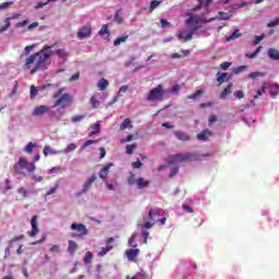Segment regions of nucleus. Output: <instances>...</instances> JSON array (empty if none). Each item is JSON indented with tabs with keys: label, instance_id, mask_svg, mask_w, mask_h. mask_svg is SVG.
Listing matches in <instances>:
<instances>
[{
	"label": "nucleus",
	"instance_id": "nucleus-58",
	"mask_svg": "<svg viewBox=\"0 0 279 279\" xmlns=\"http://www.w3.org/2000/svg\"><path fill=\"white\" fill-rule=\"evenodd\" d=\"M233 95L236 99H243L245 97V94L243 93V90H236L234 92Z\"/></svg>",
	"mask_w": 279,
	"mask_h": 279
},
{
	"label": "nucleus",
	"instance_id": "nucleus-32",
	"mask_svg": "<svg viewBox=\"0 0 279 279\" xmlns=\"http://www.w3.org/2000/svg\"><path fill=\"white\" fill-rule=\"evenodd\" d=\"M263 50V46H258L257 49L253 52L246 53V58H250L251 60L254 59L255 57L258 56V53H260V51Z\"/></svg>",
	"mask_w": 279,
	"mask_h": 279
},
{
	"label": "nucleus",
	"instance_id": "nucleus-35",
	"mask_svg": "<svg viewBox=\"0 0 279 279\" xmlns=\"http://www.w3.org/2000/svg\"><path fill=\"white\" fill-rule=\"evenodd\" d=\"M236 38H241V33L239 29H235L231 36L227 37V41L230 43V40H236Z\"/></svg>",
	"mask_w": 279,
	"mask_h": 279
},
{
	"label": "nucleus",
	"instance_id": "nucleus-31",
	"mask_svg": "<svg viewBox=\"0 0 279 279\" xmlns=\"http://www.w3.org/2000/svg\"><path fill=\"white\" fill-rule=\"evenodd\" d=\"M35 147H38V145L29 142L24 148L25 154H33Z\"/></svg>",
	"mask_w": 279,
	"mask_h": 279
},
{
	"label": "nucleus",
	"instance_id": "nucleus-56",
	"mask_svg": "<svg viewBox=\"0 0 279 279\" xmlns=\"http://www.w3.org/2000/svg\"><path fill=\"white\" fill-rule=\"evenodd\" d=\"M218 14L220 21H228V19H230V15L227 12H219Z\"/></svg>",
	"mask_w": 279,
	"mask_h": 279
},
{
	"label": "nucleus",
	"instance_id": "nucleus-16",
	"mask_svg": "<svg viewBox=\"0 0 279 279\" xmlns=\"http://www.w3.org/2000/svg\"><path fill=\"white\" fill-rule=\"evenodd\" d=\"M173 134L178 141H182L183 143L191 141V135H189V133H186V132L174 131Z\"/></svg>",
	"mask_w": 279,
	"mask_h": 279
},
{
	"label": "nucleus",
	"instance_id": "nucleus-42",
	"mask_svg": "<svg viewBox=\"0 0 279 279\" xmlns=\"http://www.w3.org/2000/svg\"><path fill=\"white\" fill-rule=\"evenodd\" d=\"M100 36H106L110 34V29H108V24H104L100 31L98 32Z\"/></svg>",
	"mask_w": 279,
	"mask_h": 279
},
{
	"label": "nucleus",
	"instance_id": "nucleus-59",
	"mask_svg": "<svg viewBox=\"0 0 279 279\" xmlns=\"http://www.w3.org/2000/svg\"><path fill=\"white\" fill-rule=\"evenodd\" d=\"M130 90V87L128 85H122L118 92L119 97H121V93H128Z\"/></svg>",
	"mask_w": 279,
	"mask_h": 279
},
{
	"label": "nucleus",
	"instance_id": "nucleus-34",
	"mask_svg": "<svg viewBox=\"0 0 279 279\" xmlns=\"http://www.w3.org/2000/svg\"><path fill=\"white\" fill-rule=\"evenodd\" d=\"M84 263L85 265H90V263H93V253L90 251L85 253Z\"/></svg>",
	"mask_w": 279,
	"mask_h": 279
},
{
	"label": "nucleus",
	"instance_id": "nucleus-29",
	"mask_svg": "<svg viewBox=\"0 0 279 279\" xmlns=\"http://www.w3.org/2000/svg\"><path fill=\"white\" fill-rule=\"evenodd\" d=\"M38 90H43V87H36L34 85L31 86V99H36Z\"/></svg>",
	"mask_w": 279,
	"mask_h": 279
},
{
	"label": "nucleus",
	"instance_id": "nucleus-2",
	"mask_svg": "<svg viewBox=\"0 0 279 279\" xmlns=\"http://www.w3.org/2000/svg\"><path fill=\"white\" fill-rule=\"evenodd\" d=\"M40 160V155H35L33 162H29L27 158L24 156L19 158V161H16L13 166L15 175H23V178H27V175H32L34 171H36V163Z\"/></svg>",
	"mask_w": 279,
	"mask_h": 279
},
{
	"label": "nucleus",
	"instance_id": "nucleus-64",
	"mask_svg": "<svg viewBox=\"0 0 279 279\" xmlns=\"http://www.w3.org/2000/svg\"><path fill=\"white\" fill-rule=\"evenodd\" d=\"M182 87L178 84H175L171 89H170V93H180V89Z\"/></svg>",
	"mask_w": 279,
	"mask_h": 279
},
{
	"label": "nucleus",
	"instance_id": "nucleus-8",
	"mask_svg": "<svg viewBox=\"0 0 279 279\" xmlns=\"http://www.w3.org/2000/svg\"><path fill=\"white\" fill-rule=\"evenodd\" d=\"M92 34H93V26L85 25L78 29L77 38H80V40H84V38H90Z\"/></svg>",
	"mask_w": 279,
	"mask_h": 279
},
{
	"label": "nucleus",
	"instance_id": "nucleus-30",
	"mask_svg": "<svg viewBox=\"0 0 279 279\" xmlns=\"http://www.w3.org/2000/svg\"><path fill=\"white\" fill-rule=\"evenodd\" d=\"M128 38H130L128 35L116 38L113 41L114 47H119V45H121V43H125Z\"/></svg>",
	"mask_w": 279,
	"mask_h": 279
},
{
	"label": "nucleus",
	"instance_id": "nucleus-38",
	"mask_svg": "<svg viewBox=\"0 0 279 279\" xmlns=\"http://www.w3.org/2000/svg\"><path fill=\"white\" fill-rule=\"evenodd\" d=\"M122 9H118L114 17H113V21L114 23H117L118 25H121L123 23V17L121 15H119V12H121Z\"/></svg>",
	"mask_w": 279,
	"mask_h": 279
},
{
	"label": "nucleus",
	"instance_id": "nucleus-10",
	"mask_svg": "<svg viewBox=\"0 0 279 279\" xmlns=\"http://www.w3.org/2000/svg\"><path fill=\"white\" fill-rule=\"evenodd\" d=\"M138 254H141V250L138 248H129L125 251V256L131 263H137Z\"/></svg>",
	"mask_w": 279,
	"mask_h": 279
},
{
	"label": "nucleus",
	"instance_id": "nucleus-63",
	"mask_svg": "<svg viewBox=\"0 0 279 279\" xmlns=\"http://www.w3.org/2000/svg\"><path fill=\"white\" fill-rule=\"evenodd\" d=\"M182 208L183 210H185V213L193 214V208H191V206H189L187 204H183Z\"/></svg>",
	"mask_w": 279,
	"mask_h": 279
},
{
	"label": "nucleus",
	"instance_id": "nucleus-47",
	"mask_svg": "<svg viewBox=\"0 0 279 279\" xmlns=\"http://www.w3.org/2000/svg\"><path fill=\"white\" fill-rule=\"evenodd\" d=\"M248 77H251V80H257V77H265V73H263V72H253V73L248 74Z\"/></svg>",
	"mask_w": 279,
	"mask_h": 279
},
{
	"label": "nucleus",
	"instance_id": "nucleus-18",
	"mask_svg": "<svg viewBox=\"0 0 279 279\" xmlns=\"http://www.w3.org/2000/svg\"><path fill=\"white\" fill-rule=\"evenodd\" d=\"M213 136V131L210 130H204L201 133L196 135L197 141H208V137Z\"/></svg>",
	"mask_w": 279,
	"mask_h": 279
},
{
	"label": "nucleus",
	"instance_id": "nucleus-15",
	"mask_svg": "<svg viewBox=\"0 0 279 279\" xmlns=\"http://www.w3.org/2000/svg\"><path fill=\"white\" fill-rule=\"evenodd\" d=\"M110 167H112V162L107 163L98 173L100 180L108 181V173H110Z\"/></svg>",
	"mask_w": 279,
	"mask_h": 279
},
{
	"label": "nucleus",
	"instance_id": "nucleus-21",
	"mask_svg": "<svg viewBox=\"0 0 279 279\" xmlns=\"http://www.w3.org/2000/svg\"><path fill=\"white\" fill-rule=\"evenodd\" d=\"M187 16H190L187 20H186V25H197V23H199V21L202 20L198 15H195L193 13H189Z\"/></svg>",
	"mask_w": 279,
	"mask_h": 279
},
{
	"label": "nucleus",
	"instance_id": "nucleus-39",
	"mask_svg": "<svg viewBox=\"0 0 279 279\" xmlns=\"http://www.w3.org/2000/svg\"><path fill=\"white\" fill-rule=\"evenodd\" d=\"M217 82L219 84L228 82V73H221L219 76H217Z\"/></svg>",
	"mask_w": 279,
	"mask_h": 279
},
{
	"label": "nucleus",
	"instance_id": "nucleus-27",
	"mask_svg": "<svg viewBox=\"0 0 279 279\" xmlns=\"http://www.w3.org/2000/svg\"><path fill=\"white\" fill-rule=\"evenodd\" d=\"M150 181H145L143 178H138L136 180L137 189H145V186H149Z\"/></svg>",
	"mask_w": 279,
	"mask_h": 279
},
{
	"label": "nucleus",
	"instance_id": "nucleus-11",
	"mask_svg": "<svg viewBox=\"0 0 279 279\" xmlns=\"http://www.w3.org/2000/svg\"><path fill=\"white\" fill-rule=\"evenodd\" d=\"M156 216L160 217V213L154 211V209L150 208L149 211H148V219L150 221H154V223H156V221H157L161 226H165L167 223V218L166 217L160 218L159 220H156Z\"/></svg>",
	"mask_w": 279,
	"mask_h": 279
},
{
	"label": "nucleus",
	"instance_id": "nucleus-14",
	"mask_svg": "<svg viewBox=\"0 0 279 279\" xmlns=\"http://www.w3.org/2000/svg\"><path fill=\"white\" fill-rule=\"evenodd\" d=\"M49 110H51V108H49L48 106H38L34 109L33 117H43V114L49 112Z\"/></svg>",
	"mask_w": 279,
	"mask_h": 279
},
{
	"label": "nucleus",
	"instance_id": "nucleus-50",
	"mask_svg": "<svg viewBox=\"0 0 279 279\" xmlns=\"http://www.w3.org/2000/svg\"><path fill=\"white\" fill-rule=\"evenodd\" d=\"M17 193H19L20 195H22V197H28V196H29V192H27V191L25 190V187H23V186H21V187L17 189Z\"/></svg>",
	"mask_w": 279,
	"mask_h": 279
},
{
	"label": "nucleus",
	"instance_id": "nucleus-24",
	"mask_svg": "<svg viewBox=\"0 0 279 279\" xmlns=\"http://www.w3.org/2000/svg\"><path fill=\"white\" fill-rule=\"evenodd\" d=\"M93 131L89 133V136H95V134H99L101 132V124L100 122H96L92 125Z\"/></svg>",
	"mask_w": 279,
	"mask_h": 279
},
{
	"label": "nucleus",
	"instance_id": "nucleus-52",
	"mask_svg": "<svg viewBox=\"0 0 279 279\" xmlns=\"http://www.w3.org/2000/svg\"><path fill=\"white\" fill-rule=\"evenodd\" d=\"M245 69H247V65H241V66H238L233 70V73L235 75H239V73H243V71H245Z\"/></svg>",
	"mask_w": 279,
	"mask_h": 279
},
{
	"label": "nucleus",
	"instance_id": "nucleus-55",
	"mask_svg": "<svg viewBox=\"0 0 279 279\" xmlns=\"http://www.w3.org/2000/svg\"><path fill=\"white\" fill-rule=\"evenodd\" d=\"M84 119H85V116H74V117H72V122L73 123H80V121H84Z\"/></svg>",
	"mask_w": 279,
	"mask_h": 279
},
{
	"label": "nucleus",
	"instance_id": "nucleus-51",
	"mask_svg": "<svg viewBox=\"0 0 279 279\" xmlns=\"http://www.w3.org/2000/svg\"><path fill=\"white\" fill-rule=\"evenodd\" d=\"M13 4H14L13 1L2 2L0 3V10H8V8H10V5H13Z\"/></svg>",
	"mask_w": 279,
	"mask_h": 279
},
{
	"label": "nucleus",
	"instance_id": "nucleus-26",
	"mask_svg": "<svg viewBox=\"0 0 279 279\" xmlns=\"http://www.w3.org/2000/svg\"><path fill=\"white\" fill-rule=\"evenodd\" d=\"M54 53L58 56V58H61L62 60H65V58L69 57V52H66V49L64 48L56 50Z\"/></svg>",
	"mask_w": 279,
	"mask_h": 279
},
{
	"label": "nucleus",
	"instance_id": "nucleus-7",
	"mask_svg": "<svg viewBox=\"0 0 279 279\" xmlns=\"http://www.w3.org/2000/svg\"><path fill=\"white\" fill-rule=\"evenodd\" d=\"M262 90H263V93H267V90H269L271 97H278L279 85L276 83L264 82L262 84Z\"/></svg>",
	"mask_w": 279,
	"mask_h": 279
},
{
	"label": "nucleus",
	"instance_id": "nucleus-61",
	"mask_svg": "<svg viewBox=\"0 0 279 279\" xmlns=\"http://www.w3.org/2000/svg\"><path fill=\"white\" fill-rule=\"evenodd\" d=\"M142 236L144 239V243H147V239H149V231L143 230L142 231Z\"/></svg>",
	"mask_w": 279,
	"mask_h": 279
},
{
	"label": "nucleus",
	"instance_id": "nucleus-49",
	"mask_svg": "<svg viewBox=\"0 0 279 279\" xmlns=\"http://www.w3.org/2000/svg\"><path fill=\"white\" fill-rule=\"evenodd\" d=\"M158 5H160V1H158V0H153L151 2H150V7H149V12H154V10L156 9V8H158Z\"/></svg>",
	"mask_w": 279,
	"mask_h": 279
},
{
	"label": "nucleus",
	"instance_id": "nucleus-33",
	"mask_svg": "<svg viewBox=\"0 0 279 279\" xmlns=\"http://www.w3.org/2000/svg\"><path fill=\"white\" fill-rule=\"evenodd\" d=\"M112 245H107L106 247H101L100 252H98V256L104 257L108 252L112 250Z\"/></svg>",
	"mask_w": 279,
	"mask_h": 279
},
{
	"label": "nucleus",
	"instance_id": "nucleus-60",
	"mask_svg": "<svg viewBox=\"0 0 279 279\" xmlns=\"http://www.w3.org/2000/svg\"><path fill=\"white\" fill-rule=\"evenodd\" d=\"M27 23H29L27 20H24V21H22L20 23H16L15 24V28L16 29H21V27H25L27 25Z\"/></svg>",
	"mask_w": 279,
	"mask_h": 279
},
{
	"label": "nucleus",
	"instance_id": "nucleus-44",
	"mask_svg": "<svg viewBox=\"0 0 279 279\" xmlns=\"http://www.w3.org/2000/svg\"><path fill=\"white\" fill-rule=\"evenodd\" d=\"M49 252L52 254H60L62 252V248L60 247V244H54L49 248Z\"/></svg>",
	"mask_w": 279,
	"mask_h": 279
},
{
	"label": "nucleus",
	"instance_id": "nucleus-25",
	"mask_svg": "<svg viewBox=\"0 0 279 279\" xmlns=\"http://www.w3.org/2000/svg\"><path fill=\"white\" fill-rule=\"evenodd\" d=\"M268 58L270 60H279V51L274 48L268 49Z\"/></svg>",
	"mask_w": 279,
	"mask_h": 279
},
{
	"label": "nucleus",
	"instance_id": "nucleus-22",
	"mask_svg": "<svg viewBox=\"0 0 279 279\" xmlns=\"http://www.w3.org/2000/svg\"><path fill=\"white\" fill-rule=\"evenodd\" d=\"M78 245H77V242L73 241V240H70L69 241V245H68V252L71 256H73V254H75V252H77L78 250Z\"/></svg>",
	"mask_w": 279,
	"mask_h": 279
},
{
	"label": "nucleus",
	"instance_id": "nucleus-57",
	"mask_svg": "<svg viewBox=\"0 0 279 279\" xmlns=\"http://www.w3.org/2000/svg\"><path fill=\"white\" fill-rule=\"evenodd\" d=\"M278 25H279V17H276L275 20L268 23L267 27H276Z\"/></svg>",
	"mask_w": 279,
	"mask_h": 279
},
{
	"label": "nucleus",
	"instance_id": "nucleus-1",
	"mask_svg": "<svg viewBox=\"0 0 279 279\" xmlns=\"http://www.w3.org/2000/svg\"><path fill=\"white\" fill-rule=\"evenodd\" d=\"M54 48L56 44L50 46H44V48L40 51L28 56L25 59L24 69H32V64L36 62L35 66L31 70V75H34V73H38V71H47V61L51 60V49Z\"/></svg>",
	"mask_w": 279,
	"mask_h": 279
},
{
	"label": "nucleus",
	"instance_id": "nucleus-12",
	"mask_svg": "<svg viewBox=\"0 0 279 279\" xmlns=\"http://www.w3.org/2000/svg\"><path fill=\"white\" fill-rule=\"evenodd\" d=\"M97 181V175L93 174L87 181L83 184V189L78 192L77 195H84V193H88L90 186H93L94 182Z\"/></svg>",
	"mask_w": 279,
	"mask_h": 279
},
{
	"label": "nucleus",
	"instance_id": "nucleus-17",
	"mask_svg": "<svg viewBox=\"0 0 279 279\" xmlns=\"http://www.w3.org/2000/svg\"><path fill=\"white\" fill-rule=\"evenodd\" d=\"M195 32H197V27H193L192 31L184 37V33L180 32L178 33L177 37L179 40H185V43H187V40H193V34H195Z\"/></svg>",
	"mask_w": 279,
	"mask_h": 279
},
{
	"label": "nucleus",
	"instance_id": "nucleus-36",
	"mask_svg": "<svg viewBox=\"0 0 279 279\" xmlns=\"http://www.w3.org/2000/svg\"><path fill=\"white\" fill-rule=\"evenodd\" d=\"M95 143H99V140H87L81 147L82 150L86 149V147H90V145H95Z\"/></svg>",
	"mask_w": 279,
	"mask_h": 279
},
{
	"label": "nucleus",
	"instance_id": "nucleus-43",
	"mask_svg": "<svg viewBox=\"0 0 279 279\" xmlns=\"http://www.w3.org/2000/svg\"><path fill=\"white\" fill-rule=\"evenodd\" d=\"M137 234L133 233L132 236L129 239L130 247H138V244L135 243Z\"/></svg>",
	"mask_w": 279,
	"mask_h": 279
},
{
	"label": "nucleus",
	"instance_id": "nucleus-53",
	"mask_svg": "<svg viewBox=\"0 0 279 279\" xmlns=\"http://www.w3.org/2000/svg\"><path fill=\"white\" fill-rule=\"evenodd\" d=\"M23 239H25V235H17L9 241V245H12V243H16V241H23Z\"/></svg>",
	"mask_w": 279,
	"mask_h": 279
},
{
	"label": "nucleus",
	"instance_id": "nucleus-28",
	"mask_svg": "<svg viewBox=\"0 0 279 279\" xmlns=\"http://www.w3.org/2000/svg\"><path fill=\"white\" fill-rule=\"evenodd\" d=\"M109 84H110V82H108V80L101 78L98 82L97 86H98L99 90H106V88H108Z\"/></svg>",
	"mask_w": 279,
	"mask_h": 279
},
{
	"label": "nucleus",
	"instance_id": "nucleus-9",
	"mask_svg": "<svg viewBox=\"0 0 279 279\" xmlns=\"http://www.w3.org/2000/svg\"><path fill=\"white\" fill-rule=\"evenodd\" d=\"M16 19H21V13H14L12 14V16L4 19V25L0 28V34H3V32H8V29H10V26L12 25V22L10 21H14Z\"/></svg>",
	"mask_w": 279,
	"mask_h": 279
},
{
	"label": "nucleus",
	"instance_id": "nucleus-40",
	"mask_svg": "<svg viewBox=\"0 0 279 279\" xmlns=\"http://www.w3.org/2000/svg\"><path fill=\"white\" fill-rule=\"evenodd\" d=\"M75 149H77V145H75L74 143H71L63 150V154H70V151H75Z\"/></svg>",
	"mask_w": 279,
	"mask_h": 279
},
{
	"label": "nucleus",
	"instance_id": "nucleus-3",
	"mask_svg": "<svg viewBox=\"0 0 279 279\" xmlns=\"http://www.w3.org/2000/svg\"><path fill=\"white\" fill-rule=\"evenodd\" d=\"M202 156H210L209 154L207 155H199L197 153H179L175 155H172L169 157V160L171 163L174 162H193L195 160H202Z\"/></svg>",
	"mask_w": 279,
	"mask_h": 279
},
{
	"label": "nucleus",
	"instance_id": "nucleus-46",
	"mask_svg": "<svg viewBox=\"0 0 279 279\" xmlns=\"http://www.w3.org/2000/svg\"><path fill=\"white\" fill-rule=\"evenodd\" d=\"M201 95H204V89H198L194 94L187 96V99H196Z\"/></svg>",
	"mask_w": 279,
	"mask_h": 279
},
{
	"label": "nucleus",
	"instance_id": "nucleus-23",
	"mask_svg": "<svg viewBox=\"0 0 279 279\" xmlns=\"http://www.w3.org/2000/svg\"><path fill=\"white\" fill-rule=\"evenodd\" d=\"M128 128H133L132 120H130L129 118L124 119L123 122L120 124L121 132L128 130Z\"/></svg>",
	"mask_w": 279,
	"mask_h": 279
},
{
	"label": "nucleus",
	"instance_id": "nucleus-4",
	"mask_svg": "<svg viewBox=\"0 0 279 279\" xmlns=\"http://www.w3.org/2000/svg\"><path fill=\"white\" fill-rule=\"evenodd\" d=\"M53 99H58L52 108H58V106H60V108H66L68 106L71 105V95L70 94H63L62 95V89H59L58 92H56L53 94Z\"/></svg>",
	"mask_w": 279,
	"mask_h": 279
},
{
	"label": "nucleus",
	"instance_id": "nucleus-6",
	"mask_svg": "<svg viewBox=\"0 0 279 279\" xmlns=\"http://www.w3.org/2000/svg\"><path fill=\"white\" fill-rule=\"evenodd\" d=\"M71 230H76L77 233H72L73 239H83L88 234V229H86V225L84 223H72Z\"/></svg>",
	"mask_w": 279,
	"mask_h": 279
},
{
	"label": "nucleus",
	"instance_id": "nucleus-62",
	"mask_svg": "<svg viewBox=\"0 0 279 279\" xmlns=\"http://www.w3.org/2000/svg\"><path fill=\"white\" fill-rule=\"evenodd\" d=\"M132 167L133 169H141V167H143V162H141L140 160L132 162Z\"/></svg>",
	"mask_w": 279,
	"mask_h": 279
},
{
	"label": "nucleus",
	"instance_id": "nucleus-20",
	"mask_svg": "<svg viewBox=\"0 0 279 279\" xmlns=\"http://www.w3.org/2000/svg\"><path fill=\"white\" fill-rule=\"evenodd\" d=\"M58 154H62V150H56V149L51 148V146H49V145H46L44 147V156H46V157L47 156H56Z\"/></svg>",
	"mask_w": 279,
	"mask_h": 279
},
{
	"label": "nucleus",
	"instance_id": "nucleus-13",
	"mask_svg": "<svg viewBox=\"0 0 279 279\" xmlns=\"http://www.w3.org/2000/svg\"><path fill=\"white\" fill-rule=\"evenodd\" d=\"M32 231L28 232V236H36L40 230L38 229V216H33L31 219Z\"/></svg>",
	"mask_w": 279,
	"mask_h": 279
},
{
	"label": "nucleus",
	"instance_id": "nucleus-48",
	"mask_svg": "<svg viewBox=\"0 0 279 279\" xmlns=\"http://www.w3.org/2000/svg\"><path fill=\"white\" fill-rule=\"evenodd\" d=\"M262 40H265V35L255 36V40L252 43L253 47H256V45H260Z\"/></svg>",
	"mask_w": 279,
	"mask_h": 279
},
{
	"label": "nucleus",
	"instance_id": "nucleus-54",
	"mask_svg": "<svg viewBox=\"0 0 279 279\" xmlns=\"http://www.w3.org/2000/svg\"><path fill=\"white\" fill-rule=\"evenodd\" d=\"M58 189H60L59 184H56L53 187H51L48 192H46V197L49 195H53V193H56V191H58Z\"/></svg>",
	"mask_w": 279,
	"mask_h": 279
},
{
	"label": "nucleus",
	"instance_id": "nucleus-19",
	"mask_svg": "<svg viewBox=\"0 0 279 279\" xmlns=\"http://www.w3.org/2000/svg\"><path fill=\"white\" fill-rule=\"evenodd\" d=\"M234 85L232 83L227 85V87L220 94V99H228V97H230V95H232V87Z\"/></svg>",
	"mask_w": 279,
	"mask_h": 279
},
{
	"label": "nucleus",
	"instance_id": "nucleus-41",
	"mask_svg": "<svg viewBox=\"0 0 279 279\" xmlns=\"http://www.w3.org/2000/svg\"><path fill=\"white\" fill-rule=\"evenodd\" d=\"M89 104L92 106L93 109H96L99 106V100L97 99V97L92 96L89 99Z\"/></svg>",
	"mask_w": 279,
	"mask_h": 279
},
{
	"label": "nucleus",
	"instance_id": "nucleus-45",
	"mask_svg": "<svg viewBox=\"0 0 279 279\" xmlns=\"http://www.w3.org/2000/svg\"><path fill=\"white\" fill-rule=\"evenodd\" d=\"M133 279H149V276H147V274L144 270H142V271L137 272L133 277Z\"/></svg>",
	"mask_w": 279,
	"mask_h": 279
},
{
	"label": "nucleus",
	"instance_id": "nucleus-37",
	"mask_svg": "<svg viewBox=\"0 0 279 279\" xmlns=\"http://www.w3.org/2000/svg\"><path fill=\"white\" fill-rule=\"evenodd\" d=\"M138 146L136 144L126 145L125 153L129 154V156H132L134 154V149H136Z\"/></svg>",
	"mask_w": 279,
	"mask_h": 279
},
{
	"label": "nucleus",
	"instance_id": "nucleus-5",
	"mask_svg": "<svg viewBox=\"0 0 279 279\" xmlns=\"http://www.w3.org/2000/svg\"><path fill=\"white\" fill-rule=\"evenodd\" d=\"M147 101H165V88L162 85H157L148 93Z\"/></svg>",
	"mask_w": 279,
	"mask_h": 279
}]
</instances>
